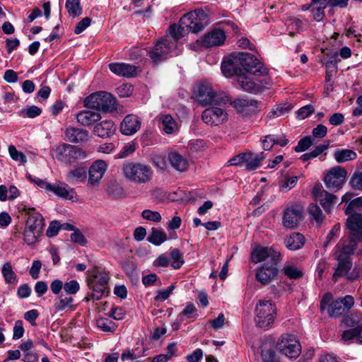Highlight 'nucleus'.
I'll return each instance as SVG.
<instances>
[{
  "label": "nucleus",
  "mask_w": 362,
  "mask_h": 362,
  "mask_svg": "<svg viewBox=\"0 0 362 362\" xmlns=\"http://www.w3.org/2000/svg\"><path fill=\"white\" fill-rule=\"evenodd\" d=\"M41 233H38L36 230H34L33 228H27L26 226H25L24 231H23V239L24 241L28 245H32L36 243L38 240L39 236L40 235Z\"/></svg>",
  "instance_id": "nucleus-49"
},
{
  "label": "nucleus",
  "mask_w": 362,
  "mask_h": 362,
  "mask_svg": "<svg viewBox=\"0 0 362 362\" xmlns=\"http://www.w3.org/2000/svg\"><path fill=\"white\" fill-rule=\"evenodd\" d=\"M240 59L237 57L236 52L231 53L229 57L224 59L221 64V70L223 74L226 77H231L233 76L243 75V68L240 64Z\"/></svg>",
  "instance_id": "nucleus-17"
},
{
  "label": "nucleus",
  "mask_w": 362,
  "mask_h": 362,
  "mask_svg": "<svg viewBox=\"0 0 362 362\" xmlns=\"http://www.w3.org/2000/svg\"><path fill=\"white\" fill-rule=\"evenodd\" d=\"M345 308H343L342 303L339 300L332 301L328 308V314L332 317H337L339 316L346 314Z\"/></svg>",
  "instance_id": "nucleus-43"
},
{
  "label": "nucleus",
  "mask_w": 362,
  "mask_h": 362,
  "mask_svg": "<svg viewBox=\"0 0 362 362\" xmlns=\"http://www.w3.org/2000/svg\"><path fill=\"white\" fill-rule=\"evenodd\" d=\"M66 8L70 16L75 18L82 13V8L79 0H66Z\"/></svg>",
  "instance_id": "nucleus-44"
},
{
  "label": "nucleus",
  "mask_w": 362,
  "mask_h": 362,
  "mask_svg": "<svg viewBox=\"0 0 362 362\" xmlns=\"http://www.w3.org/2000/svg\"><path fill=\"white\" fill-rule=\"evenodd\" d=\"M339 61H340L339 59V54L337 52H335L325 59L323 64L325 66L327 69H337V64Z\"/></svg>",
  "instance_id": "nucleus-60"
},
{
  "label": "nucleus",
  "mask_w": 362,
  "mask_h": 362,
  "mask_svg": "<svg viewBox=\"0 0 362 362\" xmlns=\"http://www.w3.org/2000/svg\"><path fill=\"white\" fill-rule=\"evenodd\" d=\"M255 313V322L257 327L264 330H267L272 327L276 318V309L271 300H259Z\"/></svg>",
  "instance_id": "nucleus-5"
},
{
  "label": "nucleus",
  "mask_w": 362,
  "mask_h": 362,
  "mask_svg": "<svg viewBox=\"0 0 362 362\" xmlns=\"http://www.w3.org/2000/svg\"><path fill=\"white\" fill-rule=\"evenodd\" d=\"M349 185L355 190L362 191V171H355L351 175Z\"/></svg>",
  "instance_id": "nucleus-51"
},
{
  "label": "nucleus",
  "mask_w": 362,
  "mask_h": 362,
  "mask_svg": "<svg viewBox=\"0 0 362 362\" xmlns=\"http://www.w3.org/2000/svg\"><path fill=\"white\" fill-rule=\"evenodd\" d=\"M187 32V30L184 27V25H182L180 21L178 25L173 24L168 28V33L171 37L170 39L171 41L175 42L176 46L177 41L183 37Z\"/></svg>",
  "instance_id": "nucleus-36"
},
{
  "label": "nucleus",
  "mask_w": 362,
  "mask_h": 362,
  "mask_svg": "<svg viewBox=\"0 0 362 362\" xmlns=\"http://www.w3.org/2000/svg\"><path fill=\"white\" fill-rule=\"evenodd\" d=\"M86 175V169L83 167H78L68 172L65 179L69 183L74 185L85 181Z\"/></svg>",
  "instance_id": "nucleus-34"
},
{
  "label": "nucleus",
  "mask_w": 362,
  "mask_h": 362,
  "mask_svg": "<svg viewBox=\"0 0 362 362\" xmlns=\"http://www.w3.org/2000/svg\"><path fill=\"white\" fill-rule=\"evenodd\" d=\"M31 288L27 284L21 285L17 289V296L19 298H27L31 294Z\"/></svg>",
  "instance_id": "nucleus-64"
},
{
  "label": "nucleus",
  "mask_w": 362,
  "mask_h": 362,
  "mask_svg": "<svg viewBox=\"0 0 362 362\" xmlns=\"http://www.w3.org/2000/svg\"><path fill=\"white\" fill-rule=\"evenodd\" d=\"M349 215L346 222V227L353 238L362 242V214L354 213Z\"/></svg>",
  "instance_id": "nucleus-24"
},
{
  "label": "nucleus",
  "mask_w": 362,
  "mask_h": 362,
  "mask_svg": "<svg viewBox=\"0 0 362 362\" xmlns=\"http://www.w3.org/2000/svg\"><path fill=\"white\" fill-rule=\"evenodd\" d=\"M341 337L344 341L354 340L356 342L362 343V326L345 330Z\"/></svg>",
  "instance_id": "nucleus-38"
},
{
  "label": "nucleus",
  "mask_w": 362,
  "mask_h": 362,
  "mask_svg": "<svg viewBox=\"0 0 362 362\" xmlns=\"http://www.w3.org/2000/svg\"><path fill=\"white\" fill-rule=\"evenodd\" d=\"M355 209H362V197L351 200L345 209V214L346 215L352 214Z\"/></svg>",
  "instance_id": "nucleus-56"
},
{
  "label": "nucleus",
  "mask_w": 362,
  "mask_h": 362,
  "mask_svg": "<svg viewBox=\"0 0 362 362\" xmlns=\"http://www.w3.org/2000/svg\"><path fill=\"white\" fill-rule=\"evenodd\" d=\"M313 139L310 136H305L300 139L294 150L296 152H303L308 150L313 144Z\"/></svg>",
  "instance_id": "nucleus-53"
},
{
  "label": "nucleus",
  "mask_w": 362,
  "mask_h": 362,
  "mask_svg": "<svg viewBox=\"0 0 362 362\" xmlns=\"http://www.w3.org/2000/svg\"><path fill=\"white\" fill-rule=\"evenodd\" d=\"M1 273L6 284H12L17 281V275L13 272L11 263H5L1 269Z\"/></svg>",
  "instance_id": "nucleus-42"
},
{
  "label": "nucleus",
  "mask_w": 362,
  "mask_h": 362,
  "mask_svg": "<svg viewBox=\"0 0 362 362\" xmlns=\"http://www.w3.org/2000/svg\"><path fill=\"white\" fill-rule=\"evenodd\" d=\"M108 194L115 199L122 198L124 194L123 187L117 183H112L107 188Z\"/></svg>",
  "instance_id": "nucleus-50"
},
{
  "label": "nucleus",
  "mask_w": 362,
  "mask_h": 362,
  "mask_svg": "<svg viewBox=\"0 0 362 362\" xmlns=\"http://www.w3.org/2000/svg\"><path fill=\"white\" fill-rule=\"evenodd\" d=\"M243 69L255 76H267L268 69L253 54L248 52H236Z\"/></svg>",
  "instance_id": "nucleus-8"
},
{
  "label": "nucleus",
  "mask_w": 362,
  "mask_h": 362,
  "mask_svg": "<svg viewBox=\"0 0 362 362\" xmlns=\"http://www.w3.org/2000/svg\"><path fill=\"white\" fill-rule=\"evenodd\" d=\"M202 120L207 124L218 125L227 119L226 112L218 107H211L203 111Z\"/></svg>",
  "instance_id": "nucleus-19"
},
{
  "label": "nucleus",
  "mask_w": 362,
  "mask_h": 362,
  "mask_svg": "<svg viewBox=\"0 0 362 362\" xmlns=\"http://www.w3.org/2000/svg\"><path fill=\"white\" fill-rule=\"evenodd\" d=\"M303 218V207L296 204L287 207L283 214L282 223L284 226L288 228H294L297 226Z\"/></svg>",
  "instance_id": "nucleus-16"
},
{
  "label": "nucleus",
  "mask_w": 362,
  "mask_h": 362,
  "mask_svg": "<svg viewBox=\"0 0 362 362\" xmlns=\"http://www.w3.org/2000/svg\"><path fill=\"white\" fill-rule=\"evenodd\" d=\"M168 160L172 167L177 171L185 172L188 168L189 163L187 159L176 151L168 153Z\"/></svg>",
  "instance_id": "nucleus-31"
},
{
  "label": "nucleus",
  "mask_w": 362,
  "mask_h": 362,
  "mask_svg": "<svg viewBox=\"0 0 362 362\" xmlns=\"http://www.w3.org/2000/svg\"><path fill=\"white\" fill-rule=\"evenodd\" d=\"M108 66L112 73L119 76L134 77L137 73L136 66L126 63H110Z\"/></svg>",
  "instance_id": "nucleus-27"
},
{
  "label": "nucleus",
  "mask_w": 362,
  "mask_h": 362,
  "mask_svg": "<svg viewBox=\"0 0 362 362\" xmlns=\"http://www.w3.org/2000/svg\"><path fill=\"white\" fill-rule=\"evenodd\" d=\"M284 274L291 279H298L303 276V272L292 264H286L283 268Z\"/></svg>",
  "instance_id": "nucleus-45"
},
{
  "label": "nucleus",
  "mask_w": 362,
  "mask_h": 362,
  "mask_svg": "<svg viewBox=\"0 0 362 362\" xmlns=\"http://www.w3.org/2000/svg\"><path fill=\"white\" fill-rule=\"evenodd\" d=\"M73 298L61 295L59 299L54 303V308L57 311H62L68 308L72 307Z\"/></svg>",
  "instance_id": "nucleus-48"
},
{
  "label": "nucleus",
  "mask_w": 362,
  "mask_h": 362,
  "mask_svg": "<svg viewBox=\"0 0 362 362\" xmlns=\"http://www.w3.org/2000/svg\"><path fill=\"white\" fill-rule=\"evenodd\" d=\"M143 218L151 221L153 222L158 223L161 221L162 218L159 212L156 211H151L149 209H145L141 213Z\"/></svg>",
  "instance_id": "nucleus-54"
},
{
  "label": "nucleus",
  "mask_w": 362,
  "mask_h": 362,
  "mask_svg": "<svg viewBox=\"0 0 362 362\" xmlns=\"http://www.w3.org/2000/svg\"><path fill=\"white\" fill-rule=\"evenodd\" d=\"M122 172L127 180L136 184L147 183L153 176L151 167L139 162L124 163L122 165Z\"/></svg>",
  "instance_id": "nucleus-3"
},
{
  "label": "nucleus",
  "mask_w": 362,
  "mask_h": 362,
  "mask_svg": "<svg viewBox=\"0 0 362 362\" xmlns=\"http://www.w3.org/2000/svg\"><path fill=\"white\" fill-rule=\"evenodd\" d=\"M109 273L98 269H93L88 274L87 285L91 293L85 298L86 301L90 300H98L102 298L105 292H108Z\"/></svg>",
  "instance_id": "nucleus-1"
},
{
  "label": "nucleus",
  "mask_w": 362,
  "mask_h": 362,
  "mask_svg": "<svg viewBox=\"0 0 362 362\" xmlns=\"http://www.w3.org/2000/svg\"><path fill=\"white\" fill-rule=\"evenodd\" d=\"M161 124L162 129L168 134L174 133L177 129L175 120L170 115H165L161 117Z\"/></svg>",
  "instance_id": "nucleus-41"
},
{
  "label": "nucleus",
  "mask_w": 362,
  "mask_h": 362,
  "mask_svg": "<svg viewBox=\"0 0 362 362\" xmlns=\"http://www.w3.org/2000/svg\"><path fill=\"white\" fill-rule=\"evenodd\" d=\"M66 140L74 144L86 141L88 139V132L83 129L69 127L65 130Z\"/></svg>",
  "instance_id": "nucleus-28"
},
{
  "label": "nucleus",
  "mask_w": 362,
  "mask_h": 362,
  "mask_svg": "<svg viewBox=\"0 0 362 362\" xmlns=\"http://www.w3.org/2000/svg\"><path fill=\"white\" fill-rule=\"evenodd\" d=\"M346 176V169L337 165L327 171L323 180L327 189L336 192L342 188Z\"/></svg>",
  "instance_id": "nucleus-11"
},
{
  "label": "nucleus",
  "mask_w": 362,
  "mask_h": 362,
  "mask_svg": "<svg viewBox=\"0 0 362 362\" xmlns=\"http://www.w3.org/2000/svg\"><path fill=\"white\" fill-rule=\"evenodd\" d=\"M298 182V177L296 176L286 177L280 185L281 190H289L293 188Z\"/></svg>",
  "instance_id": "nucleus-58"
},
{
  "label": "nucleus",
  "mask_w": 362,
  "mask_h": 362,
  "mask_svg": "<svg viewBox=\"0 0 362 362\" xmlns=\"http://www.w3.org/2000/svg\"><path fill=\"white\" fill-rule=\"evenodd\" d=\"M228 103L232 105L238 112L247 115L256 111L259 102L255 99L246 97L236 99L233 102L229 99Z\"/></svg>",
  "instance_id": "nucleus-23"
},
{
  "label": "nucleus",
  "mask_w": 362,
  "mask_h": 362,
  "mask_svg": "<svg viewBox=\"0 0 362 362\" xmlns=\"http://www.w3.org/2000/svg\"><path fill=\"white\" fill-rule=\"evenodd\" d=\"M312 193L318 200L324 210L329 213L337 201V197L325 190L321 184L317 183L313 188Z\"/></svg>",
  "instance_id": "nucleus-14"
},
{
  "label": "nucleus",
  "mask_w": 362,
  "mask_h": 362,
  "mask_svg": "<svg viewBox=\"0 0 362 362\" xmlns=\"http://www.w3.org/2000/svg\"><path fill=\"white\" fill-rule=\"evenodd\" d=\"M49 192H53L57 197L62 199L72 202L77 200V194L75 189L65 182H56L54 184H51Z\"/></svg>",
  "instance_id": "nucleus-22"
},
{
  "label": "nucleus",
  "mask_w": 362,
  "mask_h": 362,
  "mask_svg": "<svg viewBox=\"0 0 362 362\" xmlns=\"http://www.w3.org/2000/svg\"><path fill=\"white\" fill-rule=\"evenodd\" d=\"M308 212L318 225H320L323 222L325 216L318 205L316 204H310L308 207Z\"/></svg>",
  "instance_id": "nucleus-47"
},
{
  "label": "nucleus",
  "mask_w": 362,
  "mask_h": 362,
  "mask_svg": "<svg viewBox=\"0 0 362 362\" xmlns=\"http://www.w3.org/2000/svg\"><path fill=\"white\" fill-rule=\"evenodd\" d=\"M141 127V121L134 115H127L120 124V132L122 134L130 136L135 134Z\"/></svg>",
  "instance_id": "nucleus-26"
},
{
  "label": "nucleus",
  "mask_w": 362,
  "mask_h": 362,
  "mask_svg": "<svg viewBox=\"0 0 362 362\" xmlns=\"http://www.w3.org/2000/svg\"><path fill=\"white\" fill-rule=\"evenodd\" d=\"M23 211H25L28 218L25 223L27 228H33L38 233H42L45 226V219L34 208H27L24 206Z\"/></svg>",
  "instance_id": "nucleus-21"
},
{
  "label": "nucleus",
  "mask_w": 362,
  "mask_h": 362,
  "mask_svg": "<svg viewBox=\"0 0 362 362\" xmlns=\"http://www.w3.org/2000/svg\"><path fill=\"white\" fill-rule=\"evenodd\" d=\"M356 239L352 237L347 245H344L341 247L338 244L337 247L339 250L336 252V255H342L344 257L351 258L350 255L354 254L356 247Z\"/></svg>",
  "instance_id": "nucleus-40"
},
{
  "label": "nucleus",
  "mask_w": 362,
  "mask_h": 362,
  "mask_svg": "<svg viewBox=\"0 0 362 362\" xmlns=\"http://www.w3.org/2000/svg\"><path fill=\"white\" fill-rule=\"evenodd\" d=\"M326 7L327 6L320 4L314 6V7L312 8V14L315 21L317 22L322 21L325 17L324 10Z\"/></svg>",
  "instance_id": "nucleus-57"
},
{
  "label": "nucleus",
  "mask_w": 362,
  "mask_h": 362,
  "mask_svg": "<svg viewBox=\"0 0 362 362\" xmlns=\"http://www.w3.org/2000/svg\"><path fill=\"white\" fill-rule=\"evenodd\" d=\"M107 163L103 160L93 163L88 170V185L90 187H98L106 170Z\"/></svg>",
  "instance_id": "nucleus-18"
},
{
  "label": "nucleus",
  "mask_w": 362,
  "mask_h": 362,
  "mask_svg": "<svg viewBox=\"0 0 362 362\" xmlns=\"http://www.w3.org/2000/svg\"><path fill=\"white\" fill-rule=\"evenodd\" d=\"M52 156L66 165H71L86 157V153L81 148L69 144H60L51 149Z\"/></svg>",
  "instance_id": "nucleus-2"
},
{
  "label": "nucleus",
  "mask_w": 362,
  "mask_h": 362,
  "mask_svg": "<svg viewBox=\"0 0 362 362\" xmlns=\"http://www.w3.org/2000/svg\"><path fill=\"white\" fill-rule=\"evenodd\" d=\"M262 358L263 362L279 361L276 359L275 351L271 349H264L262 350Z\"/></svg>",
  "instance_id": "nucleus-63"
},
{
  "label": "nucleus",
  "mask_w": 362,
  "mask_h": 362,
  "mask_svg": "<svg viewBox=\"0 0 362 362\" xmlns=\"http://www.w3.org/2000/svg\"><path fill=\"white\" fill-rule=\"evenodd\" d=\"M276 349L289 358H296L301 351L300 344L296 335L284 334L276 343Z\"/></svg>",
  "instance_id": "nucleus-9"
},
{
  "label": "nucleus",
  "mask_w": 362,
  "mask_h": 362,
  "mask_svg": "<svg viewBox=\"0 0 362 362\" xmlns=\"http://www.w3.org/2000/svg\"><path fill=\"white\" fill-rule=\"evenodd\" d=\"M84 106L97 112H112L117 110L115 98L109 93L99 91L87 96L84 100Z\"/></svg>",
  "instance_id": "nucleus-4"
},
{
  "label": "nucleus",
  "mask_w": 362,
  "mask_h": 362,
  "mask_svg": "<svg viewBox=\"0 0 362 362\" xmlns=\"http://www.w3.org/2000/svg\"><path fill=\"white\" fill-rule=\"evenodd\" d=\"M180 23L184 25L187 31L197 33L202 31L209 23L208 16L202 9H195L188 12L180 18Z\"/></svg>",
  "instance_id": "nucleus-7"
},
{
  "label": "nucleus",
  "mask_w": 362,
  "mask_h": 362,
  "mask_svg": "<svg viewBox=\"0 0 362 362\" xmlns=\"http://www.w3.org/2000/svg\"><path fill=\"white\" fill-rule=\"evenodd\" d=\"M147 240L154 245H160L167 240V234L162 229L153 228Z\"/></svg>",
  "instance_id": "nucleus-39"
},
{
  "label": "nucleus",
  "mask_w": 362,
  "mask_h": 362,
  "mask_svg": "<svg viewBox=\"0 0 362 362\" xmlns=\"http://www.w3.org/2000/svg\"><path fill=\"white\" fill-rule=\"evenodd\" d=\"M265 158L264 153H253L252 152L245 153V166L247 170H255L260 165L262 161Z\"/></svg>",
  "instance_id": "nucleus-32"
},
{
  "label": "nucleus",
  "mask_w": 362,
  "mask_h": 362,
  "mask_svg": "<svg viewBox=\"0 0 362 362\" xmlns=\"http://www.w3.org/2000/svg\"><path fill=\"white\" fill-rule=\"evenodd\" d=\"M79 288V284L76 280H71L66 282L64 285V291L70 295L76 294L78 291Z\"/></svg>",
  "instance_id": "nucleus-59"
},
{
  "label": "nucleus",
  "mask_w": 362,
  "mask_h": 362,
  "mask_svg": "<svg viewBox=\"0 0 362 362\" xmlns=\"http://www.w3.org/2000/svg\"><path fill=\"white\" fill-rule=\"evenodd\" d=\"M286 247L290 250H297L305 244L304 236L299 233H292L284 240Z\"/></svg>",
  "instance_id": "nucleus-33"
},
{
  "label": "nucleus",
  "mask_w": 362,
  "mask_h": 362,
  "mask_svg": "<svg viewBox=\"0 0 362 362\" xmlns=\"http://www.w3.org/2000/svg\"><path fill=\"white\" fill-rule=\"evenodd\" d=\"M77 122L82 126L89 127L100 120L101 115L98 112L92 110H81L76 114Z\"/></svg>",
  "instance_id": "nucleus-30"
},
{
  "label": "nucleus",
  "mask_w": 362,
  "mask_h": 362,
  "mask_svg": "<svg viewBox=\"0 0 362 362\" xmlns=\"http://www.w3.org/2000/svg\"><path fill=\"white\" fill-rule=\"evenodd\" d=\"M176 47L174 41H171L168 37H164L156 43L153 48L148 52V54L151 59L157 63L168 58Z\"/></svg>",
  "instance_id": "nucleus-13"
},
{
  "label": "nucleus",
  "mask_w": 362,
  "mask_h": 362,
  "mask_svg": "<svg viewBox=\"0 0 362 362\" xmlns=\"http://www.w3.org/2000/svg\"><path fill=\"white\" fill-rule=\"evenodd\" d=\"M237 82L243 90L255 95L262 93L270 86V80L269 78L255 79L245 74L239 76L238 78H237Z\"/></svg>",
  "instance_id": "nucleus-10"
},
{
  "label": "nucleus",
  "mask_w": 362,
  "mask_h": 362,
  "mask_svg": "<svg viewBox=\"0 0 362 362\" xmlns=\"http://www.w3.org/2000/svg\"><path fill=\"white\" fill-rule=\"evenodd\" d=\"M280 258V252L272 247H258L253 250L252 259L255 262L267 261V262L278 264Z\"/></svg>",
  "instance_id": "nucleus-15"
},
{
  "label": "nucleus",
  "mask_w": 362,
  "mask_h": 362,
  "mask_svg": "<svg viewBox=\"0 0 362 362\" xmlns=\"http://www.w3.org/2000/svg\"><path fill=\"white\" fill-rule=\"evenodd\" d=\"M277 264L265 262L263 265L257 269L256 279L263 285H267L274 279L278 274Z\"/></svg>",
  "instance_id": "nucleus-20"
},
{
  "label": "nucleus",
  "mask_w": 362,
  "mask_h": 362,
  "mask_svg": "<svg viewBox=\"0 0 362 362\" xmlns=\"http://www.w3.org/2000/svg\"><path fill=\"white\" fill-rule=\"evenodd\" d=\"M96 325L103 332H114L116 330V324L109 318H100L97 320Z\"/></svg>",
  "instance_id": "nucleus-46"
},
{
  "label": "nucleus",
  "mask_w": 362,
  "mask_h": 362,
  "mask_svg": "<svg viewBox=\"0 0 362 362\" xmlns=\"http://www.w3.org/2000/svg\"><path fill=\"white\" fill-rule=\"evenodd\" d=\"M116 127L111 119L103 120L94 127L93 133L101 138H108L115 134Z\"/></svg>",
  "instance_id": "nucleus-29"
},
{
  "label": "nucleus",
  "mask_w": 362,
  "mask_h": 362,
  "mask_svg": "<svg viewBox=\"0 0 362 362\" xmlns=\"http://www.w3.org/2000/svg\"><path fill=\"white\" fill-rule=\"evenodd\" d=\"M8 153L13 160L20 161L21 163H26L25 156L22 152L18 151L14 146L11 145L8 146Z\"/></svg>",
  "instance_id": "nucleus-55"
},
{
  "label": "nucleus",
  "mask_w": 362,
  "mask_h": 362,
  "mask_svg": "<svg viewBox=\"0 0 362 362\" xmlns=\"http://www.w3.org/2000/svg\"><path fill=\"white\" fill-rule=\"evenodd\" d=\"M357 154L351 149H337L334 153V158L338 163H344L356 159Z\"/></svg>",
  "instance_id": "nucleus-37"
},
{
  "label": "nucleus",
  "mask_w": 362,
  "mask_h": 362,
  "mask_svg": "<svg viewBox=\"0 0 362 362\" xmlns=\"http://www.w3.org/2000/svg\"><path fill=\"white\" fill-rule=\"evenodd\" d=\"M338 265L332 275V279L337 282L340 277L346 276L347 279L354 281L357 279L361 275V269L354 268L350 272L352 267L351 258L344 257L342 255L337 256Z\"/></svg>",
  "instance_id": "nucleus-12"
},
{
  "label": "nucleus",
  "mask_w": 362,
  "mask_h": 362,
  "mask_svg": "<svg viewBox=\"0 0 362 362\" xmlns=\"http://www.w3.org/2000/svg\"><path fill=\"white\" fill-rule=\"evenodd\" d=\"M225 40V33L221 29L216 28L204 35L202 45L206 47L221 46Z\"/></svg>",
  "instance_id": "nucleus-25"
},
{
  "label": "nucleus",
  "mask_w": 362,
  "mask_h": 362,
  "mask_svg": "<svg viewBox=\"0 0 362 362\" xmlns=\"http://www.w3.org/2000/svg\"><path fill=\"white\" fill-rule=\"evenodd\" d=\"M314 107L312 105H307L297 111V117L300 119H305L314 112Z\"/></svg>",
  "instance_id": "nucleus-61"
},
{
  "label": "nucleus",
  "mask_w": 362,
  "mask_h": 362,
  "mask_svg": "<svg viewBox=\"0 0 362 362\" xmlns=\"http://www.w3.org/2000/svg\"><path fill=\"white\" fill-rule=\"evenodd\" d=\"M61 228V225L59 221H53L49 223V226L46 231V235L49 238H52L56 236L59 229Z\"/></svg>",
  "instance_id": "nucleus-62"
},
{
  "label": "nucleus",
  "mask_w": 362,
  "mask_h": 362,
  "mask_svg": "<svg viewBox=\"0 0 362 362\" xmlns=\"http://www.w3.org/2000/svg\"><path fill=\"white\" fill-rule=\"evenodd\" d=\"M177 317L180 322H183L185 320L194 321L198 317V310L192 303H187Z\"/></svg>",
  "instance_id": "nucleus-35"
},
{
  "label": "nucleus",
  "mask_w": 362,
  "mask_h": 362,
  "mask_svg": "<svg viewBox=\"0 0 362 362\" xmlns=\"http://www.w3.org/2000/svg\"><path fill=\"white\" fill-rule=\"evenodd\" d=\"M196 98L202 106L211 105L221 106L229 102L228 95L216 94L211 86L205 83H201L198 86Z\"/></svg>",
  "instance_id": "nucleus-6"
},
{
  "label": "nucleus",
  "mask_w": 362,
  "mask_h": 362,
  "mask_svg": "<svg viewBox=\"0 0 362 362\" xmlns=\"http://www.w3.org/2000/svg\"><path fill=\"white\" fill-rule=\"evenodd\" d=\"M170 255L173 260L171 266L175 269H180L185 262L182 258V253L179 249L174 248L171 250Z\"/></svg>",
  "instance_id": "nucleus-52"
}]
</instances>
